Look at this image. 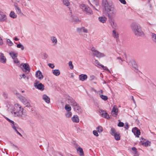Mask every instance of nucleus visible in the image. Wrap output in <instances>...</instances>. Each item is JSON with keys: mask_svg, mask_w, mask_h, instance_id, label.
Here are the masks:
<instances>
[{"mask_svg": "<svg viewBox=\"0 0 156 156\" xmlns=\"http://www.w3.org/2000/svg\"><path fill=\"white\" fill-rule=\"evenodd\" d=\"M90 50L92 52L93 55H94L96 53V52L98 51L96 50L95 48L94 47H92L90 49Z\"/></svg>", "mask_w": 156, "mask_h": 156, "instance_id": "nucleus-41", "label": "nucleus"}, {"mask_svg": "<svg viewBox=\"0 0 156 156\" xmlns=\"http://www.w3.org/2000/svg\"><path fill=\"white\" fill-rule=\"evenodd\" d=\"M95 78V77L94 76H90V78L91 80H94Z\"/></svg>", "mask_w": 156, "mask_h": 156, "instance_id": "nucleus-61", "label": "nucleus"}, {"mask_svg": "<svg viewBox=\"0 0 156 156\" xmlns=\"http://www.w3.org/2000/svg\"><path fill=\"white\" fill-rule=\"evenodd\" d=\"M118 112V109L116 105L113 107L112 112L111 114L112 116L116 117L117 116Z\"/></svg>", "mask_w": 156, "mask_h": 156, "instance_id": "nucleus-10", "label": "nucleus"}, {"mask_svg": "<svg viewBox=\"0 0 156 156\" xmlns=\"http://www.w3.org/2000/svg\"><path fill=\"white\" fill-rule=\"evenodd\" d=\"M131 29L134 34L136 36H143L144 33L140 25L136 23H133L130 25Z\"/></svg>", "mask_w": 156, "mask_h": 156, "instance_id": "nucleus-3", "label": "nucleus"}, {"mask_svg": "<svg viewBox=\"0 0 156 156\" xmlns=\"http://www.w3.org/2000/svg\"><path fill=\"white\" fill-rule=\"evenodd\" d=\"M88 7L87 6L85 5V4H82L80 5V8L84 12L85 9Z\"/></svg>", "mask_w": 156, "mask_h": 156, "instance_id": "nucleus-37", "label": "nucleus"}, {"mask_svg": "<svg viewBox=\"0 0 156 156\" xmlns=\"http://www.w3.org/2000/svg\"><path fill=\"white\" fill-rule=\"evenodd\" d=\"M93 134H94V135L95 136H98V132L95 130H94L93 131Z\"/></svg>", "mask_w": 156, "mask_h": 156, "instance_id": "nucleus-53", "label": "nucleus"}, {"mask_svg": "<svg viewBox=\"0 0 156 156\" xmlns=\"http://www.w3.org/2000/svg\"><path fill=\"white\" fill-rule=\"evenodd\" d=\"M132 149L133 151V153L134 154V155L135 156H138L139 155V154L137 151V149L134 147H133L132 148Z\"/></svg>", "mask_w": 156, "mask_h": 156, "instance_id": "nucleus-32", "label": "nucleus"}, {"mask_svg": "<svg viewBox=\"0 0 156 156\" xmlns=\"http://www.w3.org/2000/svg\"><path fill=\"white\" fill-rule=\"evenodd\" d=\"M51 40L53 45H55L57 43V40L56 38L54 36L51 37Z\"/></svg>", "mask_w": 156, "mask_h": 156, "instance_id": "nucleus-24", "label": "nucleus"}, {"mask_svg": "<svg viewBox=\"0 0 156 156\" xmlns=\"http://www.w3.org/2000/svg\"><path fill=\"white\" fill-rule=\"evenodd\" d=\"M17 47L19 48H21V50H23L24 49V47L23 45L20 44H18L17 45Z\"/></svg>", "mask_w": 156, "mask_h": 156, "instance_id": "nucleus-46", "label": "nucleus"}, {"mask_svg": "<svg viewBox=\"0 0 156 156\" xmlns=\"http://www.w3.org/2000/svg\"><path fill=\"white\" fill-rule=\"evenodd\" d=\"M100 98L103 100L105 101L107 100L108 98L107 96L103 95H100Z\"/></svg>", "mask_w": 156, "mask_h": 156, "instance_id": "nucleus-40", "label": "nucleus"}, {"mask_svg": "<svg viewBox=\"0 0 156 156\" xmlns=\"http://www.w3.org/2000/svg\"><path fill=\"white\" fill-rule=\"evenodd\" d=\"M140 143L142 145L145 147H147L151 145V142L148 140H147L145 141H141Z\"/></svg>", "mask_w": 156, "mask_h": 156, "instance_id": "nucleus-23", "label": "nucleus"}, {"mask_svg": "<svg viewBox=\"0 0 156 156\" xmlns=\"http://www.w3.org/2000/svg\"><path fill=\"white\" fill-rule=\"evenodd\" d=\"M7 120L9 122L11 123V124H12L14 122L12 120H11L9 119H7Z\"/></svg>", "mask_w": 156, "mask_h": 156, "instance_id": "nucleus-59", "label": "nucleus"}, {"mask_svg": "<svg viewBox=\"0 0 156 156\" xmlns=\"http://www.w3.org/2000/svg\"><path fill=\"white\" fill-rule=\"evenodd\" d=\"M23 66L25 70L28 71V73L30 70V68L29 65L27 63H25L23 64Z\"/></svg>", "mask_w": 156, "mask_h": 156, "instance_id": "nucleus-30", "label": "nucleus"}, {"mask_svg": "<svg viewBox=\"0 0 156 156\" xmlns=\"http://www.w3.org/2000/svg\"><path fill=\"white\" fill-rule=\"evenodd\" d=\"M87 78V76L86 74H81L79 75V80L81 81H84Z\"/></svg>", "mask_w": 156, "mask_h": 156, "instance_id": "nucleus-21", "label": "nucleus"}, {"mask_svg": "<svg viewBox=\"0 0 156 156\" xmlns=\"http://www.w3.org/2000/svg\"><path fill=\"white\" fill-rule=\"evenodd\" d=\"M110 133L112 135L114 136L115 139L116 140H120L121 136L119 133L117 132L114 128H112L111 129Z\"/></svg>", "mask_w": 156, "mask_h": 156, "instance_id": "nucleus-5", "label": "nucleus"}, {"mask_svg": "<svg viewBox=\"0 0 156 156\" xmlns=\"http://www.w3.org/2000/svg\"><path fill=\"white\" fill-rule=\"evenodd\" d=\"M44 55L45 58H47L48 57V55L46 54H44Z\"/></svg>", "mask_w": 156, "mask_h": 156, "instance_id": "nucleus-64", "label": "nucleus"}, {"mask_svg": "<svg viewBox=\"0 0 156 156\" xmlns=\"http://www.w3.org/2000/svg\"><path fill=\"white\" fill-rule=\"evenodd\" d=\"M128 64L132 67V69L135 71H137L138 70V66L134 61H130Z\"/></svg>", "mask_w": 156, "mask_h": 156, "instance_id": "nucleus-7", "label": "nucleus"}, {"mask_svg": "<svg viewBox=\"0 0 156 156\" xmlns=\"http://www.w3.org/2000/svg\"><path fill=\"white\" fill-rule=\"evenodd\" d=\"M15 10L16 13L18 15H21L23 16L25 15L22 12L20 8L18 6L17 4L14 5Z\"/></svg>", "mask_w": 156, "mask_h": 156, "instance_id": "nucleus-12", "label": "nucleus"}, {"mask_svg": "<svg viewBox=\"0 0 156 156\" xmlns=\"http://www.w3.org/2000/svg\"><path fill=\"white\" fill-rule=\"evenodd\" d=\"M10 143L12 145L16 147L17 148V149H18L17 146L14 145L13 144H12L11 142H10Z\"/></svg>", "mask_w": 156, "mask_h": 156, "instance_id": "nucleus-62", "label": "nucleus"}, {"mask_svg": "<svg viewBox=\"0 0 156 156\" xmlns=\"http://www.w3.org/2000/svg\"><path fill=\"white\" fill-rule=\"evenodd\" d=\"M112 36L113 37L116 39H118L119 37V34L118 32L116 30H112Z\"/></svg>", "mask_w": 156, "mask_h": 156, "instance_id": "nucleus-20", "label": "nucleus"}, {"mask_svg": "<svg viewBox=\"0 0 156 156\" xmlns=\"http://www.w3.org/2000/svg\"><path fill=\"white\" fill-rule=\"evenodd\" d=\"M7 43L9 46H12L13 45V43L9 39H7Z\"/></svg>", "mask_w": 156, "mask_h": 156, "instance_id": "nucleus-42", "label": "nucleus"}, {"mask_svg": "<svg viewBox=\"0 0 156 156\" xmlns=\"http://www.w3.org/2000/svg\"><path fill=\"white\" fill-rule=\"evenodd\" d=\"M10 112L14 116L21 118L25 119L27 115L26 112L24 111V109L18 104H16L14 107H10Z\"/></svg>", "mask_w": 156, "mask_h": 156, "instance_id": "nucleus-2", "label": "nucleus"}, {"mask_svg": "<svg viewBox=\"0 0 156 156\" xmlns=\"http://www.w3.org/2000/svg\"><path fill=\"white\" fill-rule=\"evenodd\" d=\"M63 4L65 5L69 6L70 5V2L69 0H63Z\"/></svg>", "mask_w": 156, "mask_h": 156, "instance_id": "nucleus-34", "label": "nucleus"}, {"mask_svg": "<svg viewBox=\"0 0 156 156\" xmlns=\"http://www.w3.org/2000/svg\"><path fill=\"white\" fill-rule=\"evenodd\" d=\"M20 76L21 77V78H20V79H21L22 78H23L24 79H25V78L27 79V80H28L29 77L28 76H26L24 74H23L22 75V76L21 75H20Z\"/></svg>", "mask_w": 156, "mask_h": 156, "instance_id": "nucleus-49", "label": "nucleus"}, {"mask_svg": "<svg viewBox=\"0 0 156 156\" xmlns=\"http://www.w3.org/2000/svg\"><path fill=\"white\" fill-rule=\"evenodd\" d=\"M103 6L109 20H112L116 16V10L113 5L108 2L107 0H103Z\"/></svg>", "mask_w": 156, "mask_h": 156, "instance_id": "nucleus-1", "label": "nucleus"}, {"mask_svg": "<svg viewBox=\"0 0 156 156\" xmlns=\"http://www.w3.org/2000/svg\"><path fill=\"white\" fill-rule=\"evenodd\" d=\"M110 20V25L113 30H116L117 29L118 27L115 21L113 19L112 20Z\"/></svg>", "mask_w": 156, "mask_h": 156, "instance_id": "nucleus-13", "label": "nucleus"}, {"mask_svg": "<svg viewBox=\"0 0 156 156\" xmlns=\"http://www.w3.org/2000/svg\"><path fill=\"white\" fill-rule=\"evenodd\" d=\"M107 20V18L105 17L101 16L98 18L99 20L101 23H105Z\"/></svg>", "mask_w": 156, "mask_h": 156, "instance_id": "nucleus-26", "label": "nucleus"}, {"mask_svg": "<svg viewBox=\"0 0 156 156\" xmlns=\"http://www.w3.org/2000/svg\"><path fill=\"white\" fill-rule=\"evenodd\" d=\"M52 71L53 75L55 76H58L60 74V71L59 69H55L52 70Z\"/></svg>", "mask_w": 156, "mask_h": 156, "instance_id": "nucleus-25", "label": "nucleus"}, {"mask_svg": "<svg viewBox=\"0 0 156 156\" xmlns=\"http://www.w3.org/2000/svg\"><path fill=\"white\" fill-rule=\"evenodd\" d=\"M6 61V59L3 53H0V62L5 63Z\"/></svg>", "mask_w": 156, "mask_h": 156, "instance_id": "nucleus-16", "label": "nucleus"}, {"mask_svg": "<svg viewBox=\"0 0 156 156\" xmlns=\"http://www.w3.org/2000/svg\"><path fill=\"white\" fill-rule=\"evenodd\" d=\"M124 123L121 122H120L119 123L118 125V126H119V127H123L124 126Z\"/></svg>", "mask_w": 156, "mask_h": 156, "instance_id": "nucleus-51", "label": "nucleus"}, {"mask_svg": "<svg viewBox=\"0 0 156 156\" xmlns=\"http://www.w3.org/2000/svg\"><path fill=\"white\" fill-rule=\"evenodd\" d=\"M72 121L73 122L78 123L79 122V119L78 116L77 115H74L71 118Z\"/></svg>", "mask_w": 156, "mask_h": 156, "instance_id": "nucleus-17", "label": "nucleus"}, {"mask_svg": "<svg viewBox=\"0 0 156 156\" xmlns=\"http://www.w3.org/2000/svg\"><path fill=\"white\" fill-rule=\"evenodd\" d=\"M67 100L68 103L72 105L75 111L78 113H82V111L81 108L73 98L69 97Z\"/></svg>", "mask_w": 156, "mask_h": 156, "instance_id": "nucleus-4", "label": "nucleus"}, {"mask_svg": "<svg viewBox=\"0 0 156 156\" xmlns=\"http://www.w3.org/2000/svg\"><path fill=\"white\" fill-rule=\"evenodd\" d=\"M69 66L71 69H73L74 66L72 64V61L69 62Z\"/></svg>", "mask_w": 156, "mask_h": 156, "instance_id": "nucleus-48", "label": "nucleus"}, {"mask_svg": "<svg viewBox=\"0 0 156 156\" xmlns=\"http://www.w3.org/2000/svg\"><path fill=\"white\" fill-rule=\"evenodd\" d=\"M102 117L107 119H109L110 118L109 115L105 111Z\"/></svg>", "mask_w": 156, "mask_h": 156, "instance_id": "nucleus-44", "label": "nucleus"}, {"mask_svg": "<svg viewBox=\"0 0 156 156\" xmlns=\"http://www.w3.org/2000/svg\"><path fill=\"white\" fill-rule=\"evenodd\" d=\"M3 44V41L1 37H0V45H2Z\"/></svg>", "mask_w": 156, "mask_h": 156, "instance_id": "nucleus-60", "label": "nucleus"}, {"mask_svg": "<svg viewBox=\"0 0 156 156\" xmlns=\"http://www.w3.org/2000/svg\"><path fill=\"white\" fill-rule=\"evenodd\" d=\"M13 61L14 63H16L17 65H20V62L19 61L17 57L13 59Z\"/></svg>", "mask_w": 156, "mask_h": 156, "instance_id": "nucleus-45", "label": "nucleus"}, {"mask_svg": "<svg viewBox=\"0 0 156 156\" xmlns=\"http://www.w3.org/2000/svg\"><path fill=\"white\" fill-rule=\"evenodd\" d=\"M16 132V133L18 134L19 135H20L21 136H22V134L20 133L17 130V129H16V130H14Z\"/></svg>", "mask_w": 156, "mask_h": 156, "instance_id": "nucleus-57", "label": "nucleus"}, {"mask_svg": "<svg viewBox=\"0 0 156 156\" xmlns=\"http://www.w3.org/2000/svg\"><path fill=\"white\" fill-rule=\"evenodd\" d=\"M11 126L12 128L14 130H16V129H18V128L17 127V125L16 123H15L14 122L12 124H11Z\"/></svg>", "mask_w": 156, "mask_h": 156, "instance_id": "nucleus-39", "label": "nucleus"}, {"mask_svg": "<svg viewBox=\"0 0 156 156\" xmlns=\"http://www.w3.org/2000/svg\"><path fill=\"white\" fill-rule=\"evenodd\" d=\"M48 65L52 69L53 68L55 67V66L53 64H51V63L48 64Z\"/></svg>", "mask_w": 156, "mask_h": 156, "instance_id": "nucleus-54", "label": "nucleus"}, {"mask_svg": "<svg viewBox=\"0 0 156 156\" xmlns=\"http://www.w3.org/2000/svg\"><path fill=\"white\" fill-rule=\"evenodd\" d=\"M82 27L78 28H77L76 30L78 33H80L82 32Z\"/></svg>", "mask_w": 156, "mask_h": 156, "instance_id": "nucleus-52", "label": "nucleus"}, {"mask_svg": "<svg viewBox=\"0 0 156 156\" xmlns=\"http://www.w3.org/2000/svg\"><path fill=\"white\" fill-rule=\"evenodd\" d=\"M82 32H83L85 33H88V30L85 28L84 27H82Z\"/></svg>", "mask_w": 156, "mask_h": 156, "instance_id": "nucleus-47", "label": "nucleus"}, {"mask_svg": "<svg viewBox=\"0 0 156 156\" xmlns=\"http://www.w3.org/2000/svg\"><path fill=\"white\" fill-rule=\"evenodd\" d=\"M36 82L34 84V86L36 88L41 90L43 91L44 90V86L41 83L38 84L37 81H36Z\"/></svg>", "mask_w": 156, "mask_h": 156, "instance_id": "nucleus-9", "label": "nucleus"}, {"mask_svg": "<svg viewBox=\"0 0 156 156\" xmlns=\"http://www.w3.org/2000/svg\"><path fill=\"white\" fill-rule=\"evenodd\" d=\"M151 38L152 41L154 43H156V34L151 33Z\"/></svg>", "mask_w": 156, "mask_h": 156, "instance_id": "nucleus-31", "label": "nucleus"}, {"mask_svg": "<svg viewBox=\"0 0 156 156\" xmlns=\"http://www.w3.org/2000/svg\"><path fill=\"white\" fill-rule=\"evenodd\" d=\"M21 4L23 6L29 7V6L25 0H21Z\"/></svg>", "mask_w": 156, "mask_h": 156, "instance_id": "nucleus-35", "label": "nucleus"}, {"mask_svg": "<svg viewBox=\"0 0 156 156\" xmlns=\"http://www.w3.org/2000/svg\"><path fill=\"white\" fill-rule=\"evenodd\" d=\"M119 1L122 4H125L126 3L125 0H119Z\"/></svg>", "mask_w": 156, "mask_h": 156, "instance_id": "nucleus-55", "label": "nucleus"}, {"mask_svg": "<svg viewBox=\"0 0 156 156\" xmlns=\"http://www.w3.org/2000/svg\"><path fill=\"white\" fill-rule=\"evenodd\" d=\"M132 132L133 133L134 135L138 137H139L140 132V131L136 127H135L132 129Z\"/></svg>", "mask_w": 156, "mask_h": 156, "instance_id": "nucleus-14", "label": "nucleus"}, {"mask_svg": "<svg viewBox=\"0 0 156 156\" xmlns=\"http://www.w3.org/2000/svg\"><path fill=\"white\" fill-rule=\"evenodd\" d=\"M94 64L96 66H97V67L98 68L102 67L103 68V69L106 70L110 72L109 70L108 69H107L106 67H105L103 65L101 64L97 60H95V61L94 62Z\"/></svg>", "mask_w": 156, "mask_h": 156, "instance_id": "nucleus-8", "label": "nucleus"}, {"mask_svg": "<svg viewBox=\"0 0 156 156\" xmlns=\"http://www.w3.org/2000/svg\"><path fill=\"white\" fill-rule=\"evenodd\" d=\"M65 109L67 112H70L71 110V107L68 104H66L65 105Z\"/></svg>", "mask_w": 156, "mask_h": 156, "instance_id": "nucleus-36", "label": "nucleus"}, {"mask_svg": "<svg viewBox=\"0 0 156 156\" xmlns=\"http://www.w3.org/2000/svg\"><path fill=\"white\" fill-rule=\"evenodd\" d=\"M99 112L102 117L103 116L104 114L105 113V111L102 110H99Z\"/></svg>", "mask_w": 156, "mask_h": 156, "instance_id": "nucleus-50", "label": "nucleus"}, {"mask_svg": "<svg viewBox=\"0 0 156 156\" xmlns=\"http://www.w3.org/2000/svg\"><path fill=\"white\" fill-rule=\"evenodd\" d=\"M98 93L99 95V96H100V95H102L101 94L103 93V91L102 90H100L98 91Z\"/></svg>", "mask_w": 156, "mask_h": 156, "instance_id": "nucleus-56", "label": "nucleus"}, {"mask_svg": "<svg viewBox=\"0 0 156 156\" xmlns=\"http://www.w3.org/2000/svg\"><path fill=\"white\" fill-rule=\"evenodd\" d=\"M42 99L46 103L49 104L50 102V98L47 95L44 94L42 95Z\"/></svg>", "mask_w": 156, "mask_h": 156, "instance_id": "nucleus-15", "label": "nucleus"}, {"mask_svg": "<svg viewBox=\"0 0 156 156\" xmlns=\"http://www.w3.org/2000/svg\"><path fill=\"white\" fill-rule=\"evenodd\" d=\"M86 9L84 12L86 13H87L91 15L93 14V11L88 6L85 9Z\"/></svg>", "mask_w": 156, "mask_h": 156, "instance_id": "nucleus-29", "label": "nucleus"}, {"mask_svg": "<svg viewBox=\"0 0 156 156\" xmlns=\"http://www.w3.org/2000/svg\"><path fill=\"white\" fill-rule=\"evenodd\" d=\"M10 16L13 18H15L17 16L15 14L14 12L11 11L9 14Z\"/></svg>", "mask_w": 156, "mask_h": 156, "instance_id": "nucleus-38", "label": "nucleus"}, {"mask_svg": "<svg viewBox=\"0 0 156 156\" xmlns=\"http://www.w3.org/2000/svg\"><path fill=\"white\" fill-rule=\"evenodd\" d=\"M9 54L12 59L17 57L18 55L17 53L12 51H9Z\"/></svg>", "mask_w": 156, "mask_h": 156, "instance_id": "nucleus-22", "label": "nucleus"}, {"mask_svg": "<svg viewBox=\"0 0 156 156\" xmlns=\"http://www.w3.org/2000/svg\"><path fill=\"white\" fill-rule=\"evenodd\" d=\"M86 9L84 12L86 13H87L91 15L93 14V11L88 6L85 9Z\"/></svg>", "mask_w": 156, "mask_h": 156, "instance_id": "nucleus-28", "label": "nucleus"}, {"mask_svg": "<svg viewBox=\"0 0 156 156\" xmlns=\"http://www.w3.org/2000/svg\"><path fill=\"white\" fill-rule=\"evenodd\" d=\"M94 56H96L98 58H100L105 57V55L104 53L100 52L98 51Z\"/></svg>", "mask_w": 156, "mask_h": 156, "instance_id": "nucleus-19", "label": "nucleus"}, {"mask_svg": "<svg viewBox=\"0 0 156 156\" xmlns=\"http://www.w3.org/2000/svg\"><path fill=\"white\" fill-rule=\"evenodd\" d=\"M20 100L23 104L27 107H29L30 106V104L29 101L24 97L20 96L19 97Z\"/></svg>", "mask_w": 156, "mask_h": 156, "instance_id": "nucleus-6", "label": "nucleus"}, {"mask_svg": "<svg viewBox=\"0 0 156 156\" xmlns=\"http://www.w3.org/2000/svg\"><path fill=\"white\" fill-rule=\"evenodd\" d=\"M78 153L81 156L84 155L83 151V149L80 147H79L77 149Z\"/></svg>", "mask_w": 156, "mask_h": 156, "instance_id": "nucleus-27", "label": "nucleus"}, {"mask_svg": "<svg viewBox=\"0 0 156 156\" xmlns=\"http://www.w3.org/2000/svg\"><path fill=\"white\" fill-rule=\"evenodd\" d=\"M131 98H132V100H133V102L135 103V101L133 98V96H131Z\"/></svg>", "mask_w": 156, "mask_h": 156, "instance_id": "nucleus-63", "label": "nucleus"}, {"mask_svg": "<svg viewBox=\"0 0 156 156\" xmlns=\"http://www.w3.org/2000/svg\"><path fill=\"white\" fill-rule=\"evenodd\" d=\"M36 77L40 80H42L43 78L41 72L39 70L37 71L35 74Z\"/></svg>", "mask_w": 156, "mask_h": 156, "instance_id": "nucleus-18", "label": "nucleus"}, {"mask_svg": "<svg viewBox=\"0 0 156 156\" xmlns=\"http://www.w3.org/2000/svg\"><path fill=\"white\" fill-rule=\"evenodd\" d=\"M96 129L98 132L99 133H101L103 131V128L101 126H98L97 128Z\"/></svg>", "mask_w": 156, "mask_h": 156, "instance_id": "nucleus-43", "label": "nucleus"}, {"mask_svg": "<svg viewBox=\"0 0 156 156\" xmlns=\"http://www.w3.org/2000/svg\"><path fill=\"white\" fill-rule=\"evenodd\" d=\"M116 59L121 60V61H124L120 57H118L116 58Z\"/></svg>", "mask_w": 156, "mask_h": 156, "instance_id": "nucleus-58", "label": "nucleus"}, {"mask_svg": "<svg viewBox=\"0 0 156 156\" xmlns=\"http://www.w3.org/2000/svg\"><path fill=\"white\" fill-rule=\"evenodd\" d=\"M72 113L71 112H67L65 114V116L66 118L69 119L71 118L72 116Z\"/></svg>", "mask_w": 156, "mask_h": 156, "instance_id": "nucleus-33", "label": "nucleus"}, {"mask_svg": "<svg viewBox=\"0 0 156 156\" xmlns=\"http://www.w3.org/2000/svg\"><path fill=\"white\" fill-rule=\"evenodd\" d=\"M7 19L6 15L2 12L0 11V22H6Z\"/></svg>", "mask_w": 156, "mask_h": 156, "instance_id": "nucleus-11", "label": "nucleus"}]
</instances>
